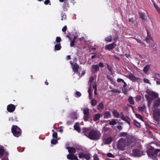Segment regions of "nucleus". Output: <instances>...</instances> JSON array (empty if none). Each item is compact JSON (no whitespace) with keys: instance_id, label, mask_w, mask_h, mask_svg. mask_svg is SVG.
<instances>
[{"instance_id":"obj_1","label":"nucleus","mask_w":160,"mask_h":160,"mask_svg":"<svg viewBox=\"0 0 160 160\" xmlns=\"http://www.w3.org/2000/svg\"><path fill=\"white\" fill-rule=\"evenodd\" d=\"M87 137L90 139L93 140H98L101 136L100 132L98 131L92 130L89 132Z\"/></svg>"},{"instance_id":"obj_2","label":"nucleus","mask_w":160,"mask_h":160,"mask_svg":"<svg viewBox=\"0 0 160 160\" xmlns=\"http://www.w3.org/2000/svg\"><path fill=\"white\" fill-rule=\"evenodd\" d=\"M159 152H160V149H155L151 148L147 151V154L149 157L153 159H156Z\"/></svg>"},{"instance_id":"obj_3","label":"nucleus","mask_w":160,"mask_h":160,"mask_svg":"<svg viewBox=\"0 0 160 160\" xmlns=\"http://www.w3.org/2000/svg\"><path fill=\"white\" fill-rule=\"evenodd\" d=\"M11 130L13 135L15 137H18L21 134V129L17 126H12Z\"/></svg>"},{"instance_id":"obj_4","label":"nucleus","mask_w":160,"mask_h":160,"mask_svg":"<svg viewBox=\"0 0 160 160\" xmlns=\"http://www.w3.org/2000/svg\"><path fill=\"white\" fill-rule=\"evenodd\" d=\"M125 140L123 138L119 140L117 144V147L118 149L121 150H124L126 147Z\"/></svg>"},{"instance_id":"obj_5","label":"nucleus","mask_w":160,"mask_h":160,"mask_svg":"<svg viewBox=\"0 0 160 160\" xmlns=\"http://www.w3.org/2000/svg\"><path fill=\"white\" fill-rule=\"evenodd\" d=\"M146 93L148 96H150L154 99L157 98L158 97V94L155 92L150 91L148 89L146 91Z\"/></svg>"},{"instance_id":"obj_6","label":"nucleus","mask_w":160,"mask_h":160,"mask_svg":"<svg viewBox=\"0 0 160 160\" xmlns=\"http://www.w3.org/2000/svg\"><path fill=\"white\" fill-rule=\"evenodd\" d=\"M155 112L156 114L154 116V119L157 122H160V110L159 108H157Z\"/></svg>"},{"instance_id":"obj_7","label":"nucleus","mask_w":160,"mask_h":160,"mask_svg":"<svg viewBox=\"0 0 160 160\" xmlns=\"http://www.w3.org/2000/svg\"><path fill=\"white\" fill-rule=\"evenodd\" d=\"M142 152H140L138 149H134L132 150V154L133 156L136 157H140L142 155Z\"/></svg>"},{"instance_id":"obj_8","label":"nucleus","mask_w":160,"mask_h":160,"mask_svg":"<svg viewBox=\"0 0 160 160\" xmlns=\"http://www.w3.org/2000/svg\"><path fill=\"white\" fill-rule=\"evenodd\" d=\"M99 69V66L98 65H93L91 67V71L93 73L97 72Z\"/></svg>"},{"instance_id":"obj_9","label":"nucleus","mask_w":160,"mask_h":160,"mask_svg":"<svg viewBox=\"0 0 160 160\" xmlns=\"http://www.w3.org/2000/svg\"><path fill=\"white\" fill-rule=\"evenodd\" d=\"M15 106L12 104L8 105L7 107V110L11 112H13L15 110Z\"/></svg>"},{"instance_id":"obj_10","label":"nucleus","mask_w":160,"mask_h":160,"mask_svg":"<svg viewBox=\"0 0 160 160\" xmlns=\"http://www.w3.org/2000/svg\"><path fill=\"white\" fill-rule=\"evenodd\" d=\"M160 105V98L156 100L153 104V108H156Z\"/></svg>"},{"instance_id":"obj_11","label":"nucleus","mask_w":160,"mask_h":160,"mask_svg":"<svg viewBox=\"0 0 160 160\" xmlns=\"http://www.w3.org/2000/svg\"><path fill=\"white\" fill-rule=\"evenodd\" d=\"M115 44V43L113 42V43L108 44V45H106L105 47V49L106 50H111L113 49L114 48V45Z\"/></svg>"},{"instance_id":"obj_12","label":"nucleus","mask_w":160,"mask_h":160,"mask_svg":"<svg viewBox=\"0 0 160 160\" xmlns=\"http://www.w3.org/2000/svg\"><path fill=\"white\" fill-rule=\"evenodd\" d=\"M72 68L75 73H78V69L79 68V66L76 63H75L72 66Z\"/></svg>"},{"instance_id":"obj_13","label":"nucleus","mask_w":160,"mask_h":160,"mask_svg":"<svg viewBox=\"0 0 160 160\" xmlns=\"http://www.w3.org/2000/svg\"><path fill=\"white\" fill-rule=\"evenodd\" d=\"M66 149L68 150V151L70 154H73L76 152V149L73 147H67Z\"/></svg>"},{"instance_id":"obj_14","label":"nucleus","mask_w":160,"mask_h":160,"mask_svg":"<svg viewBox=\"0 0 160 160\" xmlns=\"http://www.w3.org/2000/svg\"><path fill=\"white\" fill-rule=\"evenodd\" d=\"M108 125V124H106L105 125V126L103 127L102 131V132L103 133H105L106 132H110L111 129L110 128L107 127Z\"/></svg>"},{"instance_id":"obj_15","label":"nucleus","mask_w":160,"mask_h":160,"mask_svg":"<svg viewBox=\"0 0 160 160\" xmlns=\"http://www.w3.org/2000/svg\"><path fill=\"white\" fill-rule=\"evenodd\" d=\"M67 158L68 159L70 160H75L77 158V157L75 155L72 154H69L67 155Z\"/></svg>"},{"instance_id":"obj_16","label":"nucleus","mask_w":160,"mask_h":160,"mask_svg":"<svg viewBox=\"0 0 160 160\" xmlns=\"http://www.w3.org/2000/svg\"><path fill=\"white\" fill-rule=\"evenodd\" d=\"M103 118H110L111 117V113L109 111L106 112L104 114Z\"/></svg>"},{"instance_id":"obj_17","label":"nucleus","mask_w":160,"mask_h":160,"mask_svg":"<svg viewBox=\"0 0 160 160\" xmlns=\"http://www.w3.org/2000/svg\"><path fill=\"white\" fill-rule=\"evenodd\" d=\"M89 130L90 129L88 128H82L83 133L84 134V135L87 137L88 136V132Z\"/></svg>"},{"instance_id":"obj_18","label":"nucleus","mask_w":160,"mask_h":160,"mask_svg":"<svg viewBox=\"0 0 160 160\" xmlns=\"http://www.w3.org/2000/svg\"><path fill=\"white\" fill-rule=\"evenodd\" d=\"M128 78H129L132 81H135L138 79V78H137L136 77L132 74H131L129 75Z\"/></svg>"},{"instance_id":"obj_19","label":"nucleus","mask_w":160,"mask_h":160,"mask_svg":"<svg viewBox=\"0 0 160 160\" xmlns=\"http://www.w3.org/2000/svg\"><path fill=\"white\" fill-rule=\"evenodd\" d=\"M112 138L110 137L106 139L105 142L107 144H109L112 142Z\"/></svg>"},{"instance_id":"obj_20","label":"nucleus","mask_w":160,"mask_h":160,"mask_svg":"<svg viewBox=\"0 0 160 160\" xmlns=\"http://www.w3.org/2000/svg\"><path fill=\"white\" fill-rule=\"evenodd\" d=\"M100 114L99 113L96 114L93 117V120L94 121H96L99 119L100 118Z\"/></svg>"},{"instance_id":"obj_21","label":"nucleus","mask_w":160,"mask_h":160,"mask_svg":"<svg viewBox=\"0 0 160 160\" xmlns=\"http://www.w3.org/2000/svg\"><path fill=\"white\" fill-rule=\"evenodd\" d=\"M150 68V65H147L144 67L143 71L145 73H146L148 72Z\"/></svg>"},{"instance_id":"obj_22","label":"nucleus","mask_w":160,"mask_h":160,"mask_svg":"<svg viewBox=\"0 0 160 160\" xmlns=\"http://www.w3.org/2000/svg\"><path fill=\"white\" fill-rule=\"evenodd\" d=\"M61 48V46L60 45V44H57L55 46L54 50H59Z\"/></svg>"},{"instance_id":"obj_23","label":"nucleus","mask_w":160,"mask_h":160,"mask_svg":"<svg viewBox=\"0 0 160 160\" xmlns=\"http://www.w3.org/2000/svg\"><path fill=\"white\" fill-rule=\"evenodd\" d=\"M113 113L116 118H118L119 116V112L116 110H113Z\"/></svg>"},{"instance_id":"obj_24","label":"nucleus","mask_w":160,"mask_h":160,"mask_svg":"<svg viewBox=\"0 0 160 160\" xmlns=\"http://www.w3.org/2000/svg\"><path fill=\"white\" fill-rule=\"evenodd\" d=\"M123 120L125 121L129 125L130 124L131 119L128 117H125V118Z\"/></svg>"},{"instance_id":"obj_25","label":"nucleus","mask_w":160,"mask_h":160,"mask_svg":"<svg viewBox=\"0 0 160 160\" xmlns=\"http://www.w3.org/2000/svg\"><path fill=\"white\" fill-rule=\"evenodd\" d=\"M128 101L131 104H134V102L132 97L130 96L128 98Z\"/></svg>"},{"instance_id":"obj_26","label":"nucleus","mask_w":160,"mask_h":160,"mask_svg":"<svg viewBox=\"0 0 160 160\" xmlns=\"http://www.w3.org/2000/svg\"><path fill=\"white\" fill-rule=\"evenodd\" d=\"M145 96L147 101H152V100H154L152 98L150 97V96H148V95H145Z\"/></svg>"},{"instance_id":"obj_27","label":"nucleus","mask_w":160,"mask_h":160,"mask_svg":"<svg viewBox=\"0 0 160 160\" xmlns=\"http://www.w3.org/2000/svg\"><path fill=\"white\" fill-rule=\"evenodd\" d=\"M139 15L140 18L142 19L146 20V18H145L146 16L145 14V13H142V12H139Z\"/></svg>"},{"instance_id":"obj_28","label":"nucleus","mask_w":160,"mask_h":160,"mask_svg":"<svg viewBox=\"0 0 160 160\" xmlns=\"http://www.w3.org/2000/svg\"><path fill=\"white\" fill-rule=\"evenodd\" d=\"M116 124V120L114 119H113L111 121L109 122V124L111 125H114Z\"/></svg>"},{"instance_id":"obj_29","label":"nucleus","mask_w":160,"mask_h":160,"mask_svg":"<svg viewBox=\"0 0 160 160\" xmlns=\"http://www.w3.org/2000/svg\"><path fill=\"white\" fill-rule=\"evenodd\" d=\"M103 107L104 105L103 103L102 102H101L98 106V109H102L103 108Z\"/></svg>"},{"instance_id":"obj_30","label":"nucleus","mask_w":160,"mask_h":160,"mask_svg":"<svg viewBox=\"0 0 160 160\" xmlns=\"http://www.w3.org/2000/svg\"><path fill=\"white\" fill-rule=\"evenodd\" d=\"M112 37L111 36H108V37H106L105 38V40L106 41L108 42H110L112 41Z\"/></svg>"},{"instance_id":"obj_31","label":"nucleus","mask_w":160,"mask_h":160,"mask_svg":"<svg viewBox=\"0 0 160 160\" xmlns=\"http://www.w3.org/2000/svg\"><path fill=\"white\" fill-rule=\"evenodd\" d=\"M90 158V155L89 154L86 153L84 154V158H85L87 160H89Z\"/></svg>"},{"instance_id":"obj_32","label":"nucleus","mask_w":160,"mask_h":160,"mask_svg":"<svg viewBox=\"0 0 160 160\" xmlns=\"http://www.w3.org/2000/svg\"><path fill=\"white\" fill-rule=\"evenodd\" d=\"M133 123L138 128H139L141 127L140 123L136 120H134L133 121Z\"/></svg>"},{"instance_id":"obj_33","label":"nucleus","mask_w":160,"mask_h":160,"mask_svg":"<svg viewBox=\"0 0 160 160\" xmlns=\"http://www.w3.org/2000/svg\"><path fill=\"white\" fill-rule=\"evenodd\" d=\"M74 128L78 132H80V128L78 126L75 125L74 126Z\"/></svg>"},{"instance_id":"obj_34","label":"nucleus","mask_w":160,"mask_h":160,"mask_svg":"<svg viewBox=\"0 0 160 160\" xmlns=\"http://www.w3.org/2000/svg\"><path fill=\"white\" fill-rule=\"evenodd\" d=\"M84 119L85 121H89V114L84 115Z\"/></svg>"},{"instance_id":"obj_35","label":"nucleus","mask_w":160,"mask_h":160,"mask_svg":"<svg viewBox=\"0 0 160 160\" xmlns=\"http://www.w3.org/2000/svg\"><path fill=\"white\" fill-rule=\"evenodd\" d=\"M147 37L146 38V42H148V40H149L151 39V36L149 34V32L147 30Z\"/></svg>"},{"instance_id":"obj_36","label":"nucleus","mask_w":160,"mask_h":160,"mask_svg":"<svg viewBox=\"0 0 160 160\" xmlns=\"http://www.w3.org/2000/svg\"><path fill=\"white\" fill-rule=\"evenodd\" d=\"M89 109L88 108H85L83 110L84 115L89 114Z\"/></svg>"},{"instance_id":"obj_37","label":"nucleus","mask_w":160,"mask_h":160,"mask_svg":"<svg viewBox=\"0 0 160 160\" xmlns=\"http://www.w3.org/2000/svg\"><path fill=\"white\" fill-rule=\"evenodd\" d=\"M136 116L137 118L140 119L142 121H143V117L139 114H136Z\"/></svg>"},{"instance_id":"obj_38","label":"nucleus","mask_w":160,"mask_h":160,"mask_svg":"<svg viewBox=\"0 0 160 160\" xmlns=\"http://www.w3.org/2000/svg\"><path fill=\"white\" fill-rule=\"evenodd\" d=\"M107 68L108 70L111 72H112V67L109 65L108 64H107Z\"/></svg>"},{"instance_id":"obj_39","label":"nucleus","mask_w":160,"mask_h":160,"mask_svg":"<svg viewBox=\"0 0 160 160\" xmlns=\"http://www.w3.org/2000/svg\"><path fill=\"white\" fill-rule=\"evenodd\" d=\"M76 39V37H74L73 40H71L72 42L70 43V46L71 47H73L74 45V43L75 42V40Z\"/></svg>"},{"instance_id":"obj_40","label":"nucleus","mask_w":160,"mask_h":160,"mask_svg":"<svg viewBox=\"0 0 160 160\" xmlns=\"http://www.w3.org/2000/svg\"><path fill=\"white\" fill-rule=\"evenodd\" d=\"M58 142L57 140L54 139H52L51 141V143L53 144H56Z\"/></svg>"},{"instance_id":"obj_41","label":"nucleus","mask_w":160,"mask_h":160,"mask_svg":"<svg viewBox=\"0 0 160 160\" xmlns=\"http://www.w3.org/2000/svg\"><path fill=\"white\" fill-rule=\"evenodd\" d=\"M155 8L157 9V11L160 14V9L158 6L155 3L153 4Z\"/></svg>"},{"instance_id":"obj_42","label":"nucleus","mask_w":160,"mask_h":160,"mask_svg":"<svg viewBox=\"0 0 160 160\" xmlns=\"http://www.w3.org/2000/svg\"><path fill=\"white\" fill-rule=\"evenodd\" d=\"M146 108V107L144 105L143 107H138V110L140 111H143Z\"/></svg>"},{"instance_id":"obj_43","label":"nucleus","mask_w":160,"mask_h":160,"mask_svg":"<svg viewBox=\"0 0 160 160\" xmlns=\"http://www.w3.org/2000/svg\"><path fill=\"white\" fill-rule=\"evenodd\" d=\"M4 152V150L3 148H0V156H2L3 155Z\"/></svg>"},{"instance_id":"obj_44","label":"nucleus","mask_w":160,"mask_h":160,"mask_svg":"<svg viewBox=\"0 0 160 160\" xmlns=\"http://www.w3.org/2000/svg\"><path fill=\"white\" fill-rule=\"evenodd\" d=\"M97 103V101L96 100L92 99L91 101V104L93 106H95Z\"/></svg>"},{"instance_id":"obj_45","label":"nucleus","mask_w":160,"mask_h":160,"mask_svg":"<svg viewBox=\"0 0 160 160\" xmlns=\"http://www.w3.org/2000/svg\"><path fill=\"white\" fill-rule=\"evenodd\" d=\"M107 156L109 157H111L112 158L115 157V156L114 155L109 152L107 154Z\"/></svg>"},{"instance_id":"obj_46","label":"nucleus","mask_w":160,"mask_h":160,"mask_svg":"<svg viewBox=\"0 0 160 160\" xmlns=\"http://www.w3.org/2000/svg\"><path fill=\"white\" fill-rule=\"evenodd\" d=\"M88 92L89 94V98H90L91 95L92 94V87H89Z\"/></svg>"},{"instance_id":"obj_47","label":"nucleus","mask_w":160,"mask_h":160,"mask_svg":"<svg viewBox=\"0 0 160 160\" xmlns=\"http://www.w3.org/2000/svg\"><path fill=\"white\" fill-rule=\"evenodd\" d=\"M143 81L145 82L151 84V83L148 79L147 78H144Z\"/></svg>"},{"instance_id":"obj_48","label":"nucleus","mask_w":160,"mask_h":160,"mask_svg":"<svg viewBox=\"0 0 160 160\" xmlns=\"http://www.w3.org/2000/svg\"><path fill=\"white\" fill-rule=\"evenodd\" d=\"M156 78L158 80H160V74H156L155 75Z\"/></svg>"},{"instance_id":"obj_49","label":"nucleus","mask_w":160,"mask_h":160,"mask_svg":"<svg viewBox=\"0 0 160 160\" xmlns=\"http://www.w3.org/2000/svg\"><path fill=\"white\" fill-rule=\"evenodd\" d=\"M127 133L125 132H121L120 134V135L121 137L125 136L127 135Z\"/></svg>"},{"instance_id":"obj_50","label":"nucleus","mask_w":160,"mask_h":160,"mask_svg":"<svg viewBox=\"0 0 160 160\" xmlns=\"http://www.w3.org/2000/svg\"><path fill=\"white\" fill-rule=\"evenodd\" d=\"M94 77H91L89 79L88 83L89 84L90 83H91V82H92L94 80Z\"/></svg>"},{"instance_id":"obj_51","label":"nucleus","mask_w":160,"mask_h":160,"mask_svg":"<svg viewBox=\"0 0 160 160\" xmlns=\"http://www.w3.org/2000/svg\"><path fill=\"white\" fill-rule=\"evenodd\" d=\"M84 154L81 153L79 154L78 157L80 158H84Z\"/></svg>"},{"instance_id":"obj_52","label":"nucleus","mask_w":160,"mask_h":160,"mask_svg":"<svg viewBox=\"0 0 160 160\" xmlns=\"http://www.w3.org/2000/svg\"><path fill=\"white\" fill-rule=\"evenodd\" d=\"M61 41V39L60 37H57L56 38V41L57 42H59Z\"/></svg>"},{"instance_id":"obj_53","label":"nucleus","mask_w":160,"mask_h":160,"mask_svg":"<svg viewBox=\"0 0 160 160\" xmlns=\"http://www.w3.org/2000/svg\"><path fill=\"white\" fill-rule=\"evenodd\" d=\"M136 100L137 101H139L141 99V96L139 95L135 97Z\"/></svg>"},{"instance_id":"obj_54","label":"nucleus","mask_w":160,"mask_h":160,"mask_svg":"<svg viewBox=\"0 0 160 160\" xmlns=\"http://www.w3.org/2000/svg\"><path fill=\"white\" fill-rule=\"evenodd\" d=\"M98 65L99 66V67L100 68H103L104 66L103 63L102 62L99 63Z\"/></svg>"},{"instance_id":"obj_55","label":"nucleus","mask_w":160,"mask_h":160,"mask_svg":"<svg viewBox=\"0 0 160 160\" xmlns=\"http://www.w3.org/2000/svg\"><path fill=\"white\" fill-rule=\"evenodd\" d=\"M52 136L53 138H57V132H54L53 133Z\"/></svg>"},{"instance_id":"obj_56","label":"nucleus","mask_w":160,"mask_h":160,"mask_svg":"<svg viewBox=\"0 0 160 160\" xmlns=\"http://www.w3.org/2000/svg\"><path fill=\"white\" fill-rule=\"evenodd\" d=\"M120 118L122 119V120H123L125 118V117L124 116L123 113L122 112L120 113Z\"/></svg>"},{"instance_id":"obj_57","label":"nucleus","mask_w":160,"mask_h":160,"mask_svg":"<svg viewBox=\"0 0 160 160\" xmlns=\"http://www.w3.org/2000/svg\"><path fill=\"white\" fill-rule=\"evenodd\" d=\"M76 95L77 97H80V96H81V94L80 92L77 91L76 92Z\"/></svg>"},{"instance_id":"obj_58","label":"nucleus","mask_w":160,"mask_h":160,"mask_svg":"<svg viewBox=\"0 0 160 160\" xmlns=\"http://www.w3.org/2000/svg\"><path fill=\"white\" fill-rule=\"evenodd\" d=\"M67 28L66 26H65L62 28V31L63 32H65L66 31Z\"/></svg>"},{"instance_id":"obj_59","label":"nucleus","mask_w":160,"mask_h":160,"mask_svg":"<svg viewBox=\"0 0 160 160\" xmlns=\"http://www.w3.org/2000/svg\"><path fill=\"white\" fill-rule=\"evenodd\" d=\"M156 159L157 160H160V152H159Z\"/></svg>"},{"instance_id":"obj_60","label":"nucleus","mask_w":160,"mask_h":160,"mask_svg":"<svg viewBox=\"0 0 160 160\" xmlns=\"http://www.w3.org/2000/svg\"><path fill=\"white\" fill-rule=\"evenodd\" d=\"M129 21L130 22H131L132 23H133L134 22V20L133 18H132L129 19Z\"/></svg>"},{"instance_id":"obj_61","label":"nucleus","mask_w":160,"mask_h":160,"mask_svg":"<svg viewBox=\"0 0 160 160\" xmlns=\"http://www.w3.org/2000/svg\"><path fill=\"white\" fill-rule=\"evenodd\" d=\"M117 81L118 82H124V80L121 78H118L117 79Z\"/></svg>"},{"instance_id":"obj_62","label":"nucleus","mask_w":160,"mask_h":160,"mask_svg":"<svg viewBox=\"0 0 160 160\" xmlns=\"http://www.w3.org/2000/svg\"><path fill=\"white\" fill-rule=\"evenodd\" d=\"M50 2V1L49 0H46L44 2V3L45 5H47Z\"/></svg>"},{"instance_id":"obj_63","label":"nucleus","mask_w":160,"mask_h":160,"mask_svg":"<svg viewBox=\"0 0 160 160\" xmlns=\"http://www.w3.org/2000/svg\"><path fill=\"white\" fill-rule=\"evenodd\" d=\"M92 87L94 89V90H97V86L96 84H93L92 85Z\"/></svg>"},{"instance_id":"obj_64","label":"nucleus","mask_w":160,"mask_h":160,"mask_svg":"<svg viewBox=\"0 0 160 160\" xmlns=\"http://www.w3.org/2000/svg\"><path fill=\"white\" fill-rule=\"evenodd\" d=\"M62 18L61 19L62 20H63V19H65L66 18V16L65 15H63L62 16Z\"/></svg>"}]
</instances>
